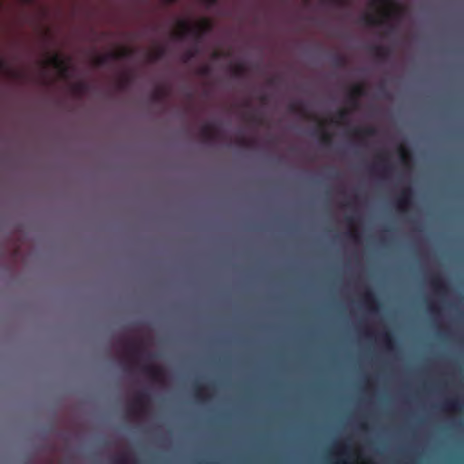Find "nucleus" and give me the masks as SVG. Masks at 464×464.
Segmentation results:
<instances>
[{
  "mask_svg": "<svg viewBox=\"0 0 464 464\" xmlns=\"http://www.w3.org/2000/svg\"><path fill=\"white\" fill-rule=\"evenodd\" d=\"M179 26L180 30L175 34L177 38L184 39L192 36L197 43H200L204 34L209 33L213 28L212 22L207 18L202 19L198 24L194 26L185 20H180Z\"/></svg>",
  "mask_w": 464,
  "mask_h": 464,
  "instance_id": "f257e3e1",
  "label": "nucleus"
},
{
  "mask_svg": "<svg viewBox=\"0 0 464 464\" xmlns=\"http://www.w3.org/2000/svg\"><path fill=\"white\" fill-rule=\"evenodd\" d=\"M132 54V50L129 48H123L119 52H111L109 53L99 55L94 59V64L98 67L108 64L110 60H120L128 58Z\"/></svg>",
  "mask_w": 464,
  "mask_h": 464,
  "instance_id": "f03ea898",
  "label": "nucleus"
},
{
  "mask_svg": "<svg viewBox=\"0 0 464 464\" xmlns=\"http://www.w3.org/2000/svg\"><path fill=\"white\" fill-rule=\"evenodd\" d=\"M47 63L58 70L63 78H67L69 76L70 66L68 62L60 54L55 53L52 55L48 59Z\"/></svg>",
  "mask_w": 464,
  "mask_h": 464,
  "instance_id": "7ed1b4c3",
  "label": "nucleus"
},
{
  "mask_svg": "<svg viewBox=\"0 0 464 464\" xmlns=\"http://www.w3.org/2000/svg\"><path fill=\"white\" fill-rule=\"evenodd\" d=\"M413 198V190L411 188H404L396 199V205L401 211H407L411 206Z\"/></svg>",
  "mask_w": 464,
  "mask_h": 464,
  "instance_id": "20e7f679",
  "label": "nucleus"
},
{
  "mask_svg": "<svg viewBox=\"0 0 464 464\" xmlns=\"http://www.w3.org/2000/svg\"><path fill=\"white\" fill-rule=\"evenodd\" d=\"M149 399L150 396L147 391H141L138 392L133 403L130 407V411L136 414L144 411Z\"/></svg>",
  "mask_w": 464,
  "mask_h": 464,
  "instance_id": "39448f33",
  "label": "nucleus"
},
{
  "mask_svg": "<svg viewBox=\"0 0 464 464\" xmlns=\"http://www.w3.org/2000/svg\"><path fill=\"white\" fill-rule=\"evenodd\" d=\"M200 137L206 143H212L218 139V130L214 123L204 124L199 130Z\"/></svg>",
  "mask_w": 464,
  "mask_h": 464,
  "instance_id": "423d86ee",
  "label": "nucleus"
},
{
  "mask_svg": "<svg viewBox=\"0 0 464 464\" xmlns=\"http://www.w3.org/2000/svg\"><path fill=\"white\" fill-rule=\"evenodd\" d=\"M124 349L128 356L133 360L138 359L143 352L141 342L133 340L125 342Z\"/></svg>",
  "mask_w": 464,
  "mask_h": 464,
  "instance_id": "0eeeda50",
  "label": "nucleus"
},
{
  "mask_svg": "<svg viewBox=\"0 0 464 464\" xmlns=\"http://www.w3.org/2000/svg\"><path fill=\"white\" fill-rule=\"evenodd\" d=\"M141 371L154 382H160L164 375L163 370L153 364L143 365Z\"/></svg>",
  "mask_w": 464,
  "mask_h": 464,
  "instance_id": "6e6552de",
  "label": "nucleus"
},
{
  "mask_svg": "<svg viewBox=\"0 0 464 464\" xmlns=\"http://www.w3.org/2000/svg\"><path fill=\"white\" fill-rule=\"evenodd\" d=\"M372 54L381 62L388 60L392 55V50L389 47L382 45H373L371 47Z\"/></svg>",
  "mask_w": 464,
  "mask_h": 464,
  "instance_id": "1a4fd4ad",
  "label": "nucleus"
},
{
  "mask_svg": "<svg viewBox=\"0 0 464 464\" xmlns=\"http://www.w3.org/2000/svg\"><path fill=\"white\" fill-rule=\"evenodd\" d=\"M363 300L372 311L376 312L380 306V303L372 289H367L363 295Z\"/></svg>",
  "mask_w": 464,
  "mask_h": 464,
  "instance_id": "9d476101",
  "label": "nucleus"
},
{
  "mask_svg": "<svg viewBox=\"0 0 464 464\" xmlns=\"http://www.w3.org/2000/svg\"><path fill=\"white\" fill-rule=\"evenodd\" d=\"M430 284L440 294H444L448 290V285L440 275H435L430 278Z\"/></svg>",
  "mask_w": 464,
  "mask_h": 464,
  "instance_id": "9b49d317",
  "label": "nucleus"
},
{
  "mask_svg": "<svg viewBox=\"0 0 464 464\" xmlns=\"http://www.w3.org/2000/svg\"><path fill=\"white\" fill-rule=\"evenodd\" d=\"M375 133L376 130L373 127H356L352 130V134L361 139L372 137Z\"/></svg>",
  "mask_w": 464,
  "mask_h": 464,
  "instance_id": "f8f14e48",
  "label": "nucleus"
},
{
  "mask_svg": "<svg viewBox=\"0 0 464 464\" xmlns=\"http://www.w3.org/2000/svg\"><path fill=\"white\" fill-rule=\"evenodd\" d=\"M315 133L320 134V140L323 145L329 146L332 143V134L326 131L324 122H320Z\"/></svg>",
  "mask_w": 464,
  "mask_h": 464,
  "instance_id": "ddd939ff",
  "label": "nucleus"
},
{
  "mask_svg": "<svg viewBox=\"0 0 464 464\" xmlns=\"http://www.w3.org/2000/svg\"><path fill=\"white\" fill-rule=\"evenodd\" d=\"M379 165L382 167V170L386 177L388 174L392 173L393 170L392 165H391L388 161V157L386 153H382L378 155Z\"/></svg>",
  "mask_w": 464,
  "mask_h": 464,
  "instance_id": "4468645a",
  "label": "nucleus"
},
{
  "mask_svg": "<svg viewBox=\"0 0 464 464\" xmlns=\"http://www.w3.org/2000/svg\"><path fill=\"white\" fill-rule=\"evenodd\" d=\"M361 22L367 26H379L384 24L385 19H379L372 14H364L361 18Z\"/></svg>",
  "mask_w": 464,
  "mask_h": 464,
  "instance_id": "2eb2a0df",
  "label": "nucleus"
},
{
  "mask_svg": "<svg viewBox=\"0 0 464 464\" xmlns=\"http://www.w3.org/2000/svg\"><path fill=\"white\" fill-rule=\"evenodd\" d=\"M168 95V91L164 87L157 88L150 95V100L154 103H160Z\"/></svg>",
  "mask_w": 464,
  "mask_h": 464,
  "instance_id": "dca6fc26",
  "label": "nucleus"
},
{
  "mask_svg": "<svg viewBox=\"0 0 464 464\" xmlns=\"http://www.w3.org/2000/svg\"><path fill=\"white\" fill-rule=\"evenodd\" d=\"M381 339L387 348V350L392 351L394 349L395 340L392 334L389 331L383 332L381 334Z\"/></svg>",
  "mask_w": 464,
  "mask_h": 464,
  "instance_id": "f3484780",
  "label": "nucleus"
},
{
  "mask_svg": "<svg viewBox=\"0 0 464 464\" xmlns=\"http://www.w3.org/2000/svg\"><path fill=\"white\" fill-rule=\"evenodd\" d=\"M198 44L199 43L196 42L195 45L192 48L185 52V53L182 55L183 63H187L198 55V53H199Z\"/></svg>",
  "mask_w": 464,
  "mask_h": 464,
  "instance_id": "a211bd4d",
  "label": "nucleus"
},
{
  "mask_svg": "<svg viewBox=\"0 0 464 464\" xmlns=\"http://www.w3.org/2000/svg\"><path fill=\"white\" fill-rule=\"evenodd\" d=\"M332 64L336 68H343L347 64V60L343 55L334 54L332 57Z\"/></svg>",
  "mask_w": 464,
  "mask_h": 464,
  "instance_id": "6ab92c4d",
  "label": "nucleus"
},
{
  "mask_svg": "<svg viewBox=\"0 0 464 464\" xmlns=\"http://www.w3.org/2000/svg\"><path fill=\"white\" fill-rule=\"evenodd\" d=\"M89 90V84L83 81L78 82L72 85V91L77 94H82Z\"/></svg>",
  "mask_w": 464,
  "mask_h": 464,
  "instance_id": "aec40b11",
  "label": "nucleus"
},
{
  "mask_svg": "<svg viewBox=\"0 0 464 464\" xmlns=\"http://www.w3.org/2000/svg\"><path fill=\"white\" fill-rule=\"evenodd\" d=\"M288 111L293 113L304 114V110L301 102H293L288 105Z\"/></svg>",
  "mask_w": 464,
  "mask_h": 464,
  "instance_id": "412c9836",
  "label": "nucleus"
},
{
  "mask_svg": "<svg viewBox=\"0 0 464 464\" xmlns=\"http://www.w3.org/2000/svg\"><path fill=\"white\" fill-rule=\"evenodd\" d=\"M443 408L447 411H458L460 409V404L458 400L449 399L444 402Z\"/></svg>",
  "mask_w": 464,
  "mask_h": 464,
  "instance_id": "4be33fe9",
  "label": "nucleus"
},
{
  "mask_svg": "<svg viewBox=\"0 0 464 464\" xmlns=\"http://www.w3.org/2000/svg\"><path fill=\"white\" fill-rule=\"evenodd\" d=\"M246 72V68L243 63H237L232 67V73L237 78L243 77Z\"/></svg>",
  "mask_w": 464,
  "mask_h": 464,
  "instance_id": "5701e85b",
  "label": "nucleus"
},
{
  "mask_svg": "<svg viewBox=\"0 0 464 464\" xmlns=\"http://www.w3.org/2000/svg\"><path fill=\"white\" fill-rule=\"evenodd\" d=\"M349 93L353 94V96H356L358 98H361L365 94V88L362 84H355L352 87Z\"/></svg>",
  "mask_w": 464,
  "mask_h": 464,
  "instance_id": "b1692460",
  "label": "nucleus"
},
{
  "mask_svg": "<svg viewBox=\"0 0 464 464\" xmlns=\"http://www.w3.org/2000/svg\"><path fill=\"white\" fill-rule=\"evenodd\" d=\"M335 117L338 122H345L349 117V111L347 110H340L336 112Z\"/></svg>",
  "mask_w": 464,
  "mask_h": 464,
  "instance_id": "393cba45",
  "label": "nucleus"
},
{
  "mask_svg": "<svg viewBox=\"0 0 464 464\" xmlns=\"http://www.w3.org/2000/svg\"><path fill=\"white\" fill-rule=\"evenodd\" d=\"M130 82V75L126 74L123 75L118 82V87L121 90L125 89Z\"/></svg>",
  "mask_w": 464,
  "mask_h": 464,
  "instance_id": "a878e982",
  "label": "nucleus"
},
{
  "mask_svg": "<svg viewBox=\"0 0 464 464\" xmlns=\"http://www.w3.org/2000/svg\"><path fill=\"white\" fill-rule=\"evenodd\" d=\"M197 73L200 76H208L211 73V67L208 64H205L198 68Z\"/></svg>",
  "mask_w": 464,
  "mask_h": 464,
  "instance_id": "bb28decb",
  "label": "nucleus"
},
{
  "mask_svg": "<svg viewBox=\"0 0 464 464\" xmlns=\"http://www.w3.org/2000/svg\"><path fill=\"white\" fill-rule=\"evenodd\" d=\"M359 99L360 98L353 96L351 93L348 94V98H347L348 102L351 104L353 109H357L359 107Z\"/></svg>",
  "mask_w": 464,
  "mask_h": 464,
  "instance_id": "cd10ccee",
  "label": "nucleus"
},
{
  "mask_svg": "<svg viewBox=\"0 0 464 464\" xmlns=\"http://www.w3.org/2000/svg\"><path fill=\"white\" fill-rule=\"evenodd\" d=\"M246 119L253 123L261 124L262 123V118L258 116L256 113L252 112L249 113L246 117Z\"/></svg>",
  "mask_w": 464,
  "mask_h": 464,
  "instance_id": "c85d7f7f",
  "label": "nucleus"
},
{
  "mask_svg": "<svg viewBox=\"0 0 464 464\" xmlns=\"http://www.w3.org/2000/svg\"><path fill=\"white\" fill-rule=\"evenodd\" d=\"M165 54V49L163 47H160L152 55V60L156 61L160 59Z\"/></svg>",
  "mask_w": 464,
  "mask_h": 464,
  "instance_id": "c756f323",
  "label": "nucleus"
},
{
  "mask_svg": "<svg viewBox=\"0 0 464 464\" xmlns=\"http://www.w3.org/2000/svg\"><path fill=\"white\" fill-rule=\"evenodd\" d=\"M372 4L391 5L395 4V0H372Z\"/></svg>",
  "mask_w": 464,
  "mask_h": 464,
  "instance_id": "7c9ffc66",
  "label": "nucleus"
},
{
  "mask_svg": "<svg viewBox=\"0 0 464 464\" xmlns=\"http://www.w3.org/2000/svg\"><path fill=\"white\" fill-rule=\"evenodd\" d=\"M205 389V387L201 385H196L195 387V395L197 398L204 400L205 398L202 396V391Z\"/></svg>",
  "mask_w": 464,
  "mask_h": 464,
  "instance_id": "2f4dec72",
  "label": "nucleus"
},
{
  "mask_svg": "<svg viewBox=\"0 0 464 464\" xmlns=\"http://www.w3.org/2000/svg\"><path fill=\"white\" fill-rule=\"evenodd\" d=\"M237 143H238V145H239L240 147H243V148H248V147H250V145H251V142H250V141H248V140H247L246 139H245V138H240V139L238 140Z\"/></svg>",
  "mask_w": 464,
  "mask_h": 464,
  "instance_id": "473e14b6",
  "label": "nucleus"
},
{
  "mask_svg": "<svg viewBox=\"0 0 464 464\" xmlns=\"http://www.w3.org/2000/svg\"><path fill=\"white\" fill-rule=\"evenodd\" d=\"M406 154H407L406 150L404 148H402V147L400 148V156H401V160H403V161L405 160Z\"/></svg>",
  "mask_w": 464,
  "mask_h": 464,
  "instance_id": "72a5a7b5",
  "label": "nucleus"
},
{
  "mask_svg": "<svg viewBox=\"0 0 464 464\" xmlns=\"http://www.w3.org/2000/svg\"><path fill=\"white\" fill-rule=\"evenodd\" d=\"M219 0H205V3L208 5V6H213V5H216L218 3Z\"/></svg>",
  "mask_w": 464,
  "mask_h": 464,
  "instance_id": "f704fd0d",
  "label": "nucleus"
},
{
  "mask_svg": "<svg viewBox=\"0 0 464 464\" xmlns=\"http://www.w3.org/2000/svg\"><path fill=\"white\" fill-rule=\"evenodd\" d=\"M0 69L1 70H5L7 69V64L5 62V60L3 58L0 57Z\"/></svg>",
  "mask_w": 464,
  "mask_h": 464,
  "instance_id": "c9c22d12",
  "label": "nucleus"
},
{
  "mask_svg": "<svg viewBox=\"0 0 464 464\" xmlns=\"http://www.w3.org/2000/svg\"><path fill=\"white\" fill-rule=\"evenodd\" d=\"M339 455L340 456H344V455H348V447H343L342 449V450L339 452Z\"/></svg>",
  "mask_w": 464,
  "mask_h": 464,
  "instance_id": "e433bc0d",
  "label": "nucleus"
},
{
  "mask_svg": "<svg viewBox=\"0 0 464 464\" xmlns=\"http://www.w3.org/2000/svg\"><path fill=\"white\" fill-rule=\"evenodd\" d=\"M429 308H430V311L432 312V313H437L439 311L437 306L434 305L433 304H431Z\"/></svg>",
  "mask_w": 464,
  "mask_h": 464,
  "instance_id": "4c0bfd02",
  "label": "nucleus"
},
{
  "mask_svg": "<svg viewBox=\"0 0 464 464\" xmlns=\"http://www.w3.org/2000/svg\"><path fill=\"white\" fill-rule=\"evenodd\" d=\"M212 57H213V59H218V58H220V57H221V53H219V52H214V53H212Z\"/></svg>",
  "mask_w": 464,
  "mask_h": 464,
  "instance_id": "58836bf2",
  "label": "nucleus"
},
{
  "mask_svg": "<svg viewBox=\"0 0 464 464\" xmlns=\"http://www.w3.org/2000/svg\"><path fill=\"white\" fill-rule=\"evenodd\" d=\"M345 219H346V221H347V223H348L349 225H352V224L353 223V221H354L353 218V217H350V216H349V217H346V218H345Z\"/></svg>",
  "mask_w": 464,
  "mask_h": 464,
  "instance_id": "ea45409f",
  "label": "nucleus"
},
{
  "mask_svg": "<svg viewBox=\"0 0 464 464\" xmlns=\"http://www.w3.org/2000/svg\"><path fill=\"white\" fill-rule=\"evenodd\" d=\"M119 463L120 464H126V459L125 457H121L119 459H118Z\"/></svg>",
  "mask_w": 464,
  "mask_h": 464,
  "instance_id": "a19ab883",
  "label": "nucleus"
},
{
  "mask_svg": "<svg viewBox=\"0 0 464 464\" xmlns=\"http://www.w3.org/2000/svg\"><path fill=\"white\" fill-rule=\"evenodd\" d=\"M350 237H351L353 240H355V241H357V240H358V235H357V234H355V233H351V234H350Z\"/></svg>",
  "mask_w": 464,
  "mask_h": 464,
  "instance_id": "79ce46f5",
  "label": "nucleus"
},
{
  "mask_svg": "<svg viewBox=\"0 0 464 464\" xmlns=\"http://www.w3.org/2000/svg\"><path fill=\"white\" fill-rule=\"evenodd\" d=\"M394 31H395V27H394L393 25H390V26H389V29H388V33H389V34H392V33H393Z\"/></svg>",
  "mask_w": 464,
  "mask_h": 464,
  "instance_id": "37998d69",
  "label": "nucleus"
},
{
  "mask_svg": "<svg viewBox=\"0 0 464 464\" xmlns=\"http://www.w3.org/2000/svg\"><path fill=\"white\" fill-rule=\"evenodd\" d=\"M166 4L172 5L175 4L178 0H164Z\"/></svg>",
  "mask_w": 464,
  "mask_h": 464,
  "instance_id": "c03bdc74",
  "label": "nucleus"
},
{
  "mask_svg": "<svg viewBox=\"0 0 464 464\" xmlns=\"http://www.w3.org/2000/svg\"><path fill=\"white\" fill-rule=\"evenodd\" d=\"M260 101L265 102L266 101V95L260 96Z\"/></svg>",
  "mask_w": 464,
  "mask_h": 464,
  "instance_id": "a18cd8bd",
  "label": "nucleus"
},
{
  "mask_svg": "<svg viewBox=\"0 0 464 464\" xmlns=\"http://www.w3.org/2000/svg\"><path fill=\"white\" fill-rule=\"evenodd\" d=\"M274 81H275V80H274V78L269 79V83H270V84H273V83H274Z\"/></svg>",
  "mask_w": 464,
  "mask_h": 464,
  "instance_id": "49530a36",
  "label": "nucleus"
},
{
  "mask_svg": "<svg viewBox=\"0 0 464 464\" xmlns=\"http://www.w3.org/2000/svg\"><path fill=\"white\" fill-rule=\"evenodd\" d=\"M188 98L191 99L192 98V93L191 92H188Z\"/></svg>",
  "mask_w": 464,
  "mask_h": 464,
  "instance_id": "de8ad7c7",
  "label": "nucleus"
},
{
  "mask_svg": "<svg viewBox=\"0 0 464 464\" xmlns=\"http://www.w3.org/2000/svg\"><path fill=\"white\" fill-rule=\"evenodd\" d=\"M374 169H375V166H372V167L370 168L371 171H373Z\"/></svg>",
  "mask_w": 464,
  "mask_h": 464,
  "instance_id": "09e8293b",
  "label": "nucleus"
},
{
  "mask_svg": "<svg viewBox=\"0 0 464 464\" xmlns=\"http://www.w3.org/2000/svg\"><path fill=\"white\" fill-rule=\"evenodd\" d=\"M361 428H362V429H366V425H365V424H362V425H361Z\"/></svg>",
  "mask_w": 464,
  "mask_h": 464,
  "instance_id": "8fccbe9b",
  "label": "nucleus"
},
{
  "mask_svg": "<svg viewBox=\"0 0 464 464\" xmlns=\"http://www.w3.org/2000/svg\"><path fill=\"white\" fill-rule=\"evenodd\" d=\"M388 17H390V14H385V18H388Z\"/></svg>",
  "mask_w": 464,
  "mask_h": 464,
  "instance_id": "3c124183",
  "label": "nucleus"
}]
</instances>
